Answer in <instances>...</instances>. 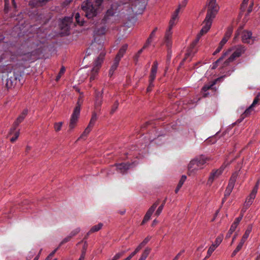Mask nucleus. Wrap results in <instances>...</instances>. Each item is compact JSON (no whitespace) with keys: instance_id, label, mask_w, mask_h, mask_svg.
<instances>
[{"instance_id":"680f3d73","label":"nucleus","mask_w":260,"mask_h":260,"mask_svg":"<svg viewBox=\"0 0 260 260\" xmlns=\"http://www.w3.org/2000/svg\"><path fill=\"white\" fill-rule=\"evenodd\" d=\"M222 49V48H221L220 47H219L218 46V47H217V48L216 49V50L213 53V55H216V54L218 53Z\"/></svg>"},{"instance_id":"f03ea898","label":"nucleus","mask_w":260,"mask_h":260,"mask_svg":"<svg viewBox=\"0 0 260 260\" xmlns=\"http://www.w3.org/2000/svg\"><path fill=\"white\" fill-rule=\"evenodd\" d=\"M104 0H94L93 2L86 0L83 2L81 8L85 13V16L92 19L96 16L103 10Z\"/></svg>"},{"instance_id":"a878e982","label":"nucleus","mask_w":260,"mask_h":260,"mask_svg":"<svg viewBox=\"0 0 260 260\" xmlns=\"http://www.w3.org/2000/svg\"><path fill=\"white\" fill-rule=\"evenodd\" d=\"M253 106H252L251 105L245 111V112L241 115V117L242 119H244L245 117L249 116L252 111H253Z\"/></svg>"},{"instance_id":"9b49d317","label":"nucleus","mask_w":260,"mask_h":260,"mask_svg":"<svg viewBox=\"0 0 260 260\" xmlns=\"http://www.w3.org/2000/svg\"><path fill=\"white\" fill-rule=\"evenodd\" d=\"M223 170V169L222 168H220L217 170H213L210 173L208 181L207 182V184L210 186L213 182L214 180L218 178L219 176L222 174Z\"/></svg>"},{"instance_id":"e433bc0d","label":"nucleus","mask_w":260,"mask_h":260,"mask_svg":"<svg viewBox=\"0 0 260 260\" xmlns=\"http://www.w3.org/2000/svg\"><path fill=\"white\" fill-rule=\"evenodd\" d=\"M243 245H241V244H239L237 245L236 249L234 250L233 253H232V256H235L236 254L241 249Z\"/></svg>"},{"instance_id":"c03bdc74","label":"nucleus","mask_w":260,"mask_h":260,"mask_svg":"<svg viewBox=\"0 0 260 260\" xmlns=\"http://www.w3.org/2000/svg\"><path fill=\"white\" fill-rule=\"evenodd\" d=\"M80 231V229L79 228H76L75 230H73L70 234H69L72 238L78 234Z\"/></svg>"},{"instance_id":"2f4dec72","label":"nucleus","mask_w":260,"mask_h":260,"mask_svg":"<svg viewBox=\"0 0 260 260\" xmlns=\"http://www.w3.org/2000/svg\"><path fill=\"white\" fill-rule=\"evenodd\" d=\"M75 19L76 20V22L79 25H83L84 23V21L80 19V15L79 13H77L75 16Z\"/></svg>"},{"instance_id":"9d476101","label":"nucleus","mask_w":260,"mask_h":260,"mask_svg":"<svg viewBox=\"0 0 260 260\" xmlns=\"http://www.w3.org/2000/svg\"><path fill=\"white\" fill-rule=\"evenodd\" d=\"M73 16L64 18L60 24L61 29L64 31L66 32L69 31L70 28L71 23L73 22Z\"/></svg>"},{"instance_id":"f8f14e48","label":"nucleus","mask_w":260,"mask_h":260,"mask_svg":"<svg viewBox=\"0 0 260 260\" xmlns=\"http://www.w3.org/2000/svg\"><path fill=\"white\" fill-rule=\"evenodd\" d=\"M223 240V236L220 235L218 236L215 241L214 244H212L209 247L207 255L205 257V259L209 257L215 249L219 245Z\"/></svg>"},{"instance_id":"f704fd0d","label":"nucleus","mask_w":260,"mask_h":260,"mask_svg":"<svg viewBox=\"0 0 260 260\" xmlns=\"http://www.w3.org/2000/svg\"><path fill=\"white\" fill-rule=\"evenodd\" d=\"M165 203H166V200H165L163 201V202L161 204V205L160 206H159V207L158 208V209H157V210H156V211L155 212V215L157 216H159L160 215V214L161 213Z\"/></svg>"},{"instance_id":"a211bd4d","label":"nucleus","mask_w":260,"mask_h":260,"mask_svg":"<svg viewBox=\"0 0 260 260\" xmlns=\"http://www.w3.org/2000/svg\"><path fill=\"white\" fill-rule=\"evenodd\" d=\"M238 176V173L236 172L232 174L229 180V184L226 188L229 189V190H231V191L233 190Z\"/></svg>"},{"instance_id":"f257e3e1","label":"nucleus","mask_w":260,"mask_h":260,"mask_svg":"<svg viewBox=\"0 0 260 260\" xmlns=\"http://www.w3.org/2000/svg\"><path fill=\"white\" fill-rule=\"evenodd\" d=\"M219 10V7L216 4V0H209L208 2L207 13L206 18L203 21V26L200 33L198 35L196 39L192 42L190 45V48L194 50V48L198 44L201 37L210 29L212 21L215 17Z\"/></svg>"},{"instance_id":"e2e57ef3","label":"nucleus","mask_w":260,"mask_h":260,"mask_svg":"<svg viewBox=\"0 0 260 260\" xmlns=\"http://www.w3.org/2000/svg\"><path fill=\"white\" fill-rule=\"evenodd\" d=\"M150 240V237H147L142 242L144 244V245H146Z\"/></svg>"},{"instance_id":"79ce46f5","label":"nucleus","mask_w":260,"mask_h":260,"mask_svg":"<svg viewBox=\"0 0 260 260\" xmlns=\"http://www.w3.org/2000/svg\"><path fill=\"white\" fill-rule=\"evenodd\" d=\"M179 11H180V7H178V9H177L175 10V11L174 12L171 19L177 20L178 19V13L179 12Z\"/></svg>"},{"instance_id":"2eb2a0df","label":"nucleus","mask_w":260,"mask_h":260,"mask_svg":"<svg viewBox=\"0 0 260 260\" xmlns=\"http://www.w3.org/2000/svg\"><path fill=\"white\" fill-rule=\"evenodd\" d=\"M242 41L244 43L250 44L253 43L252 32L250 31L243 30L242 32Z\"/></svg>"},{"instance_id":"b1692460","label":"nucleus","mask_w":260,"mask_h":260,"mask_svg":"<svg viewBox=\"0 0 260 260\" xmlns=\"http://www.w3.org/2000/svg\"><path fill=\"white\" fill-rule=\"evenodd\" d=\"M157 29V28L155 27L153 29V30L151 32V33L150 34L149 38L147 39L146 43L144 45L143 48H147L150 45V44L151 43L152 40L153 38V37H154L155 33Z\"/></svg>"},{"instance_id":"4be33fe9","label":"nucleus","mask_w":260,"mask_h":260,"mask_svg":"<svg viewBox=\"0 0 260 260\" xmlns=\"http://www.w3.org/2000/svg\"><path fill=\"white\" fill-rule=\"evenodd\" d=\"M49 0H32L29 2V5L33 7L42 6Z\"/></svg>"},{"instance_id":"8fccbe9b","label":"nucleus","mask_w":260,"mask_h":260,"mask_svg":"<svg viewBox=\"0 0 260 260\" xmlns=\"http://www.w3.org/2000/svg\"><path fill=\"white\" fill-rule=\"evenodd\" d=\"M125 253L124 251H120L115 254V255L113 257V258L115 260H118L120 257H121Z\"/></svg>"},{"instance_id":"09e8293b","label":"nucleus","mask_w":260,"mask_h":260,"mask_svg":"<svg viewBox=\"0 0 260 260\" xmlns=\"http://www.w3.org/2000/svg\"><path fill=\"white\" fill-rule=\"evenodd\" d=\"M103 89L102 92L95 91V99H103Z\"/></svg>"},{"instance_id":"4d7b16f0","label":"nucleus","mask_w":260,"mask_h":260,"mask_svg":"<svg viewBox=\"0 0 260 260\" xmlns=\"http://www.w3.org/2000/svg\"><path fill=\"white\" fill-rule=\"evenodd\" d=\"M18 126H15V123H13L12 127L10 129L9 135H12Z\"/></svg>"},{"instance_id":"f3484780","label":"nucleus","mask_w":260,"mask_h":260,"mask_svg":"<svg viewBox=\"0 0 260 260\" xmlns=\"http://www.w3.org/2000/svg\"><path fill=\"white\" fill-rule=\"evenodd\" d=\"M19 75L13 73V76L10 77L7 80L6 86L8 88H11L14 84H16V81L18 78Z\"/></svg>"},{"instance_id":"ea45409f","label":"nucleus","mask_w":260,"mask_h":260,"mask_svg":"<svg viewBox=\"0 0 260 260\" xmlns=\"http://www.w3.org/2000/svg\"><path fill=\"white\" fill-rule=\"evenodd\" d=\"M72 238V237L69 235V236H68L67 237H66L65 238H64L62 241L60 243L59 246L58 247H59V248L63 244L68 242L69 241H70L71 240V239Z\"/></svg>"},{"instance_id":"cd10ccee","label":"nucleus","mask_w":260,"mask_h":260,"mask_svg":"<svg viewBox=\"0 0 260 260\" xmlns=\"http://www.w3.org/2000/svg\"><path fill=\"white\" fill-rule=\"evenodd\" d=\"M97 118H98V117H97L96 113L95 112H93L92 113L91 119L90 120V122H89L88 126L92 128V127L94 125L95 121L97 120Z\"/></svg>"},{"instance_id":"de8ad7c7","label":"nucleus","mask_w":260,"mask_h":260,"mask_svg":"<svg viewBox=\"0 0 260 260\" xmlns=\"http://www.w3.org/2000/svg\"><path fill=\"white\" fill-rule=\"evenodd\" d=\"M62 125V122H58V123H55L54 124L55 130L56 132L59 131L60 130V129H61Z\"/></svg>"},{"instance_id":"864d4df0","label":"nucleus","mask_w":260,"mask_h":260,"mask_svg":"<svg viewBox=\"0 0 260 260\" xmlns=\"http://www.w3.org/2000/svg\"><path fill=\"white\" fill-rule=\"evenodd\" d=\"M241 220V217H238L236 218L234 221V222L232 223V224L235 225L236 227H237L238 225L239 224V222Z\"/></svg>"},{"instance_id":"7ed1b4c3","label":"nucleus","mask_w":260,"mask_h":260,"mask_svg":"<svg viewBox=\"0 0 260 260\" xmlns=\"http://www.w3.org/2000/svg\"><path fill=\"white\" fill-rule=\"evenodd\" d=\"M209 160V158L203 155L197 156L190 161L188 165V171L192 172L203 168L202 166Z\"/></svg>"},{"instance_id":"6e6552de","label":"nucleus","mask_w":260,"mask_h":260,"mask_svg":"<svg viewBox=\"0 0 260 260\" xmlns=\"http://www.w3.org/2000/svg\"><path fill=\"white\" fill-rule=\"evenodd\" d=\"M245 51L244 47L240 46L238 47L230 56L223 62L222 68L228 66L229 63L233 61L236 58L239 57Z\"/></svg>"},{"instance_id":"a18cd8bd","label":"nucleus","mask_w":260,"mask_h":260,"mask_svg":"<svg viewBox=\"0 0 260 260\" xmlns=\"http://www.w3.org/2000/svg\"><path fill=\"white\" fill-rule=\"evenodd\" d=\"M186 179V176L185 175H182L178 184V185L179 186V187H181L182 185L183 184L184 182Z\"/></svg>"},{"instance_id":"393cba45","label":"nucleus","mask_w":260,"mask_h":260,"mask_svg":"<svg viewBox=\"0 0 260 260\" xmlns=\"http://www.w3.org/2000/svg\"><path fill=\"white\" fill-rule=\"evenodd\" d=\"M103 224L102 223H99L97 225L93 226L90 231L87 233V235H89L92 233H94L99 231L102 228Z\"/></svg>"},{"instance_id":"774afa93","label":"nucleus","mask_w":260,"mask_h":260,"mask_svg":"<svg viewBox=\"0 0 260 260\" xmlns=\"http://www.w3.org/2000/svg\"><path fill=\"white\" fill-rule=\"evenodd\" d=\"M85 258V252H82L79 260H84Z\"/></svg>"},{"instance_id":"338daca9","label":"nucleus","mask_w":260,"mask_h":260,"mask_svg":"<svg viewBox=\"0 0 260 260\" xmlns=\"http://www.w3.org/2000/svg\"><path fill=\"white\" fill-rule=\"evenodd\" d=\"M247 239V238H244V237L243 236L242 239H241V241L239 243V244H241V245H243L244 242L246 241Z\"/></svg>"},{"instance_id":"c756f323","label":"nucleus","mask_w":260,"mask_h":260,"mask_svg":"<svg viewBox=\"0 0 260 260\" xmlns=\"http://www.w3.org/2000/svg\"><path fill=\"white\" fill-rule=\"evenodd\" d=\"M151 251V249L149 248H146L145 250L143 251L141 256L140 257L139 260H145L147 257L148 255L150 253Z\"/></svg>"},{"instance_id":"3c124183","label":"nucleus","mask_w":260,"mask_h":260,"mask_svg":"<svg viewBox=\"0 0 260 260\" xmlns=\"http://www.w3.org/2000/svg\"><path fill=\"white\" fill-rule=\"evenodd\" d=\"M59 249V247H57L55 249H54L51 253H50L49 255L47 257L46 259L49 260L53 256L55 252Z\"/></svg>"},{"instance_id":"aec40b11","label":"nucleus","mask_w":260,"mask_h":260,"mask_svg":"<svg viewBox=\"0 0 260 260\" xmlns=\"http://www.w3.org/2000/svg\"><path fill=\"white\" fill-rule=\"evenodd\" d=\"M28 113V110L25 109L23 110L21 114L18 117L16 120L14 122L15 126H18L19 124L21 123L25 118L26 115Z\"/></svg>"},{"instance_id":"c9c22d12","label":"nucleus","mask_w":260,"mask_h":260,"mask_svg":"<svg viewBox=\"0 0 260 260\" xmlns=\"http://www.w3.org/2000/svg\"><path fill=\"white\" fill-rule=\"evenodd\" d=\"M260 103V92L258 93L256 97L254 98L252 104H251L252 106L254 107L256 105L259 104Z\"/></svg>"},{"instance_id":"603ef678","label":"nucleus","mask_w":260,"mask_h":260,"mask_svg":"<svg viewBox=\"0 0 260 260\" xmlns=\"http://www.w3.org/2000/svg\"><path fill=\"white\" fill-rule=\"evenodd\" d=\"M253 202V201L250 200V199H248V198H247L245 202V204H244V207H246V208H248L252 203Z\"/></svg>"},{"instance_id":"72a5a7b5","label":"nucleus","mask_w":260,"mask_h":260,"mask_svg":"<svg viewBox=\"0 0 260 260\" xmlns=\"http://www.w3.org/2000/svg\"><path fill=\"white\" fill-rule=\"evenodd\" d=\"M118 106H119V102L118 101H116L112 107V108H111V110L110 111L111 114H113L116 111V110L117 109V108L118 107Z\"/></svg>"},{"instance_id":"bf43d9fd","label":"nucleus","mask_w":260,"mask_h":260,"mask_svg":"<svg viewBox=\"0 0 260 260\" xmlns=\"http://www.w3.org/2000/svg\"><path fill=\"white\" fill-rule=\"evenodd\" d=\"M253 6V2H252L250 6L248 7V9L247 10V13L249 14L250 13H251L252 11V8Z\"/></svg>"},{"instance_id":"13d9d810","label":"nucleus","mask_w":260,"mask_h":260,"mask_svg":"<svg viewBox=\"0 0 260 260\" xmlns=\"http://www.w3.org/2000/svg\"><path fill=\"white\" fill-rule=\"evenodd\" d=\"M232 191L231 190H229V189L226 188L225 192H224V196L225 197H228L230 195Z\"/></svg>"},{"instance_id":"6ab92c4d","label":"nucleus","mask_w":260,"mask_h":260,"mask_svg":"<svg viewBox=\"0 0 260 260\" xmlns=\"http://www.w3.org/2000/svg\"><path fill=\"white\" fill-rule=\"evenodd\" d=\"M131 164L129 163H121L116 164V167L117 171L121 173H124L130 168Z\"/></svg>"},{"instance_id":"5fc2aeb1","label":"nucleus","mask_w":260,"mask_h":260,"mask_svg":"<svg viewBox=\"0 0 260 260\" xmlns=\"http://www.w3.org/2000/svg\"><path fill=\"white\" fill-rule=\"evenodd\" d=\"M151 124L150 122H146L143 125H142L141 127V131H143L145 128H146L148 125H149Z\"/></svg>"},{"instance_id":"a19ab883","label":"nucleus","mask_w":260,"mask_h":260,"mask_svg":"<svg viewBox=\"0 0 260 260\" xmlns=\"http://www.w3.org/2000/svg\"><path fill=\"white\" fill-rule=\"evenodd\" d=\"M119 60L114 59V62L112 65L110 69L113 71H115L119 64Z\"/></svg>"},{"instance_id":"1a4fd4ad","label":"nucleus","mask_w":260,"mask_h":260,"mask_svg":"<svg viewBox=\"0 0 260 260\" xmlns=\"http://www.w3.org/2000/svg\"><path fill=\"white\" fill-rule=\"evenodd\" d=\"M105 54L106 53L104 51H102L96 59L95 60L94 62V66L92 68L93 73H95V74L98 73L102 63L103 62Z\"/></svg>"},{"instance_id":"58836bf2","label":"nucleus","mask_w":260,"mask_h":260,"mask_svg":"<svg viewBox=\"0 0 260 260\" xmlns=\"http://www.w3.org/2000/svg\"><path fill=\"white\" fill-rule=\"evenodd\" d=\"M91 130V128H90L89 126H87V127L86 128L85 131L82 134L80 138H83L84 137H86L88 135V134L89 133V132H90Z\"/></svg>"},{"instance_id":"49530a36","label":"nucleus","mask_w":260,"mask_h":260,"mask_svg":"<svg viewBox=\"0 0 260 260\" xmlns=\"http://www.w3.org/2000/svg\"><path fill=\"white\" fill-rule=\"evenodd\" d=\"M5 2V8L4 11L6 13H7L9 11V1L4 0Z\"/></svg>"},{"instance_id":"bb28decb","label":"nucleus","mask_w":260,"mask_h":260,"mask_svg":"<svg viewBox=\"0 0 260 260\" xmlns=\"http://www.w3.org/2000/svg\"><path fill=\"white\" fill-rule=\"evenodd\" d=\"M233 32V29L232 28H228L227 29L223 39H222V41H224L225 43L227 42L231 36Z\"/></svg>"},{"instance_id":"37998d69","label":"nucleus","mask_w":260,"mask_h":260,"mask_svg":"<svg viewBox=\"0 0 260 260\" xmlns=\"http://www.w3.org/2000/svg\"><path fill=\"white\" fill-rule=\"evenodd\" d=\"M19 134H20V130L19 129L17 132L15 133L14 136L11 138L10 141L12 143H14V142H15L16 140L18 138Z\"/></svg>"},{"instance_id":"c85d7f7f","label":"nucleus","mask_w":260,"mask_h":260,"mask_svg":"<svg viewBox=\"0 0 260 260\" xmlns=\"http://www.w3.org/2000/svg\"><path fill=\"white\" fill-rule=\"evenodd\" d=\"M103 99H95L94 108L97 111L101 110V106L102 105Z\"/></svg>"},{"instance_id":"412c9836","label":"nucleus","mask_w":260,"mask_h":260,"mask_svg":"<svg viewBox=\"0 0 260 260\" xmlns=\"http://www.w3.org/2000/svg\"><path fill=\"white\" fill-rule=\"evenodd\" d=\"M127 47H128V46L127 44H124V45H123L119 49L115 59L120 61L121 58L123 57L124 54L125 53V52L127 50Z\"/></svg>"},{"instance_id":"0e129e2a","label":"nucleus","mask_w":260,"mask_h":260,"mask_svg":"<svg viewBox=\"0 0 260 260\" xmlns=\"http://www.w3.org/2000/svg\"><path fill=\"white\" fill-rule=\"evenodd\" d=\"M136 4L134 5V4L133 2H132V9L133 12H135L136 13H137V11L136 10Z\"/></svg>"},{"instance_id":"39448f33","label":"nucleus","mask_w":260,"mask_h":260,"mask_svg":"<svg viewBox=\"0 0 260 260\" xmlns=\"http://www.w3.org/2000/svg\"><path fill=\"white\" fill-rule=\"evenodd\" d=\"M119 5L116 3L111 4L110 7L107 10V12L103 19L106 22H109L111 18L117 15L119 12Z\"/></svg>"},{"instance_id":"20e7f679","label":"nucleus","mask_w":260,"mask_h":260,"mask_svg":"<svg viewBox=\"0 0 260 260\" xmlns=\"http://www.w3.org/2000/svg\"><path fill=\"white\" fill-rule=\"evenodd\" d=\"M81 105V103L79 100L71 116L69 124V131L72 130L76 124L80 112Z\"/></svg>"},{"instance_id":"6e6d98bb","label":"nucleus","mask_w":260,"mask_h":260,"mask_svg":"<svg viewBox=\"0 0 260 260\" xmlns=\"http://www.w3.org/2000/svg\"><path fill=\"white\" fill-rule=\"evenodd\" d=\"M97 74H95V73H93V70L92 69L91 72L90 77V81H91L94 80L95 79V77Z\"/></svg>"},{"instance_id":"69168bd1","label":"nucleus","mask_w":260,"mask_h":260,"mask_svg":"<svg viewBox=\"0 0 260 260\" xmlns=\"http://www.w3.org/2000/svg\"><path fill=\"white\" fill-rule=\"evenodd\" d=\"M249 0H243V2H242V6L243 7H246L247 4H248V2Z\"/></svg>"},{"instance_id":"052dcab7","label":"nucleus","mask_w":260,"mask_h":260,"mask_svg":"<svg viewBox=\"0 0 260 260\" xmlns=\"http://www.w3.org/2000/svg\"><path fill=\"white\" fill-rule=\"evenodd\" d=\"M255 196H256V194L255 193L251 192V193L250 194V195L248 198V199H250V200L253 201L254 199Z\"/></svg>"},{"instance_id":"dca6fc26","label":"nucleus","mask_w":260,"mask_h":260,"mask_svg":"<svg viewBox=\"0 0 260 260\" xmlns=\"http://www.w3.org/2000/svg\"><path fill=\"white\" fill-rule=\"evenodd\" d=\"M232 51V49H229L224 52L222 56L218 59L215 62H214L212 66L211 69L214 70L219 65V64L223 61L224 59L227 56H228Z\"/></svg>"},{"instance_id":"ddd939ff","label":"nucleus","mask_w":260,"mask_h":260,"mask_svg":"<svg viewBox=\"0 0 260 260\" xmlns=\"http://www.w3.org/2000/svg\"><path fill=\"white\" fill-rule=\"evenodd\" d=\"M158 204L159 202L156 201L149 208V209L146 212L145 215L144 216V219L141 223L142 225L144 224L146 222H147L150 219L151 216L154 212V210H155L156 208L158 205Z\"/></svg>"},{"instance_id":"0eeeda50","label":"nucleus","mask_w":260,"mask_h":260,"mask_svg":"<svg viewBox=\"0 0 260 260\" xmlns=\"http://www.w3.org/2000/svg\"><path fill=\"white\" fill-rule=\"evenodd\" d=\"M157 66L158 63L156 61H155L153 62V65L152 66L151 69L150 74L149 76V86L147 87V90L148 92L151 91L152 88L154 87V85L153 84V81H154L156 75L157 71Z\"/></svg>"},{"instance_id":"423d86ee","label":"nucleus","mask_w":260,"mask_h":260,"mask_svg":"<svg viewBox=\"0 0 260 260\" xmlns=\"http://www.w3.org/2000/svg\"><path fill=\"white\" fill-rule=\"evenodd\" d=\"M176 20L171 19L169 22V26L168 29L167 30L165 37V43L168 48V54L170 53L169 49L172 46V29L173 27L176 24Z\"/></svg>"},{"instance_id":"473e14b6","label":"nucleus","mask_w":260,"mask_h":260,"mask_svg":"<svg viewBox=\"0 0 260 260\" xmlns=\"http://www.w3.org/2000/svg\"><path fill=\"white\" fill-rule=\"evenodd\" d=\"M236 228L237 227L235 226V225L232 224L229 231H228L226 235V238H229L232 235V234L233 233V232L235 231Z\"/></svg>"},{"instance_id":"7c9ffc66","label":"nucleus","mask_w":260,"mask_h":260,"mask_svg":"<svg viewBox=\"0 0 260 260\" xmlns=\"http://www.w3.org/2000/svg\"><path fill=\"white\" fill-rule=\"evenodd\" d=\"M215 84V82L213 81L211 83L205 85L202 90L203 92H206L209 89H212V87Z\"/></svg>"},{"instance_id":"4c0bfd02","label":"nucleus","mask_w":260,"mask_h":260,"mask_svg":"<svg viewBox=\"0 0 260 260\" xmlns=\"http://www.w3.org/2000/svg\"><path fill=\"white\" fill-rule=\"evenodd\" d=\"M252 225H249L247 229H246L244 234L243 235V236L244 237V238H248V237H249V235L250 234V233H251V231H252Z\"/></svg>"},{"instance_id":"5701e85b","label":"nucleus","mask_w":260,"mask_h":260,"mask_svg":"<svg viewBox=\"0 0 260 260\" xmlns=\"http://www.w3.org/2000/svg\"><path fill=\"white\" fill-rule=\"evenodd\" d=\"M196 51L194 50H192L189 48L187 52L185 53V55L183 59L182 62H184L186 60H190V58L193 56L194 54Z\"/></svg>"},{"instance_id":"4468645a","label":"nucleus","mask_w":260,"mask_h":260,"mask_svg":"<svg viewBox=\"0 0 260 260\" xmlns=\"http://www.w3.org/2000/svg\"><path fill=\"white\" fill-rule=\"evenodd\" d=\"M103 36L100 37L95 36L94 38V42H92V44L91 45V48L94 49V48H96L98 50H102L103 48Z\"/></svg>"}]
</instances>
